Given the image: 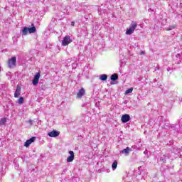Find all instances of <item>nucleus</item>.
<instances>
[{"instance_id":"f257e3e1","label":"nucleus","mask_w":182,"mask_h":182,"mask_svg":"<svg viewBox=\"0 0 182 182\" xmlns=\"http://www.w3.org/2000/svg\"><path fill=\"white\" fill-rule=\"evenodd\" d=\"M36 32V27H35V24H31V28L23 27L22 30V33L24 36L28 35V33H35Z\"/></svg>"},{"instance_id":"f03ea898","label":"nucleus","mask_w":182,"mask_h":182,"mask_svg":"<svg viewBox=\"0 0 182 182\" xmlns=\"http://www.w3.org/2000/svg\"><path fill=\"white\" fill-rule=\"evenodd\" d=\"M8 68L9 69H12V68H15L16 66V57H11V59L8 60L7 62Z\"/></svg>"},{"instance_id":"7ed1b4c3","label":"nucleus","mask_w":182,"mask_h":182,"mask_svg":"<svg viewBox=\"0 0 182 182\" xmlns=\"http://www.w3.org/2000/svg\"><path fill=\"white\" fill-rule=\"evenodd\" d=\"M136 28H137V23H136V22H132V25L127 29L126 35H132L136 30Z\"/></svg>"},{"instance_id":"20e7f679","label":"nucleus","mask_w":182,"mask_h":182,"mask_svg":"<svg viewBox=\"0 0 182 182\" xmlns=\"http://www.w3.org/2000/svg\"><path fill=\"white\" fill-rule=\"evenodd\" d=\"M73 42V40L70 38L69 36H65L62 41L63 46H68L70 43H72Z\"/></svg>"},{"instance_id":"39448f33","label":"nucleus","mask_w":182,"mask_h":182,"mask_svg":"<svg viewBox=\"0 0 182 182\" xmlns=\"http://www.w3.org/2000/svg\"><path fill=\"white\" fill-rule=\"evenodd\" d=\"M39 79H41V71L36 73L32 83L34 86H36L39 83Z\"/></svg>"},{"instance_id":"423d86ee","label":"nucleus","mask_w":182,"mask_h":182,"mask_svg":"<svg viewBox=\"0 0 182 182\" xmlns=\"http://www.w3.org/2000/svg\"><path fill=\"white\" fill-rule=\"evenodd\" d=\"M35 140H36V137L35 136H32L31 138H30L28 140H27L25 142L24 144L25 147H29L31 144H32V143L35 141Z\"/></svg>"},{"instance_id":"0eeeda50","label":"nucleus","mask_w":182,"mask_h":182,"mask_svg":"<svg viewBox=\"0 0 182 182\" xmlns=\"http://www.w3.org/2000/svg\"><path fill=\"white\" fill-rule=\"evenodd\" d=\"M69 154H70V156L67 158V162L72 163V161L75 160V152H73V151H70Z\"/></svg>"},{"instance_id":"6e6552de","label":"nucleus","mask_w":182,"mask_h":182,"mask_svg":"<svg viewBox=\"0 0 182 182\" xmlns=\"http://www.w3.org/2000/svg\"><path fill=\"white\" fill-rule=\"evenodd\" d=\"M60 134V132L56 130H53L48 133V136H49V137H58Z\"/></svg>"},{"instance_id":"1a4fd4ad","label":"nucleus","mask_w":182,"mask_h":182,"mask_svg":"<svg viewBox=\"0 0 182 182\" xmlns=\"http://www.w3.org/2000/svg\"><path fill=\"white\" fill-rule=\"evenodd\" d=\"M130 121V115L125 114L122 116L121 117V122L122 123H127V122Z\"/></svg>"},{"instance_id":"9d476101","label":"nucleus","mask_w":182,"mask_h":182,"mask_svg":"<svg viewBox=\"0 0 182 182\" xmlns=\"http://www.w3.org/2000/svg\"><path fill=\"white\" fill-rule=\"evenodd\" d=\"M21 87L19 85H17L15 93H14V97L18 98L19 96H21Z\"/></svg>"},{"instance_id":"9b49d317","label":"nucleus","mask_w":182,"mask_h":182,"mask_svg":"<svg viewBox=\"0 0 182 182\" xmlns=\"http://www.w3.org/2000/svg\"><path fill=\"white\" fill-rule=\"evenodd\" d=\"M85 95V89L81 88L77 94V97H82Z\"/></svg>"},{"instance_id":"f8f14e48","label":"nucleus","mask_w":182,"mask_h":182,"mask_svg":"<svg viewBox=\"0 0 182 182\" xmlns=\"http://www.w3.org/2000/svg\"><path fill=\"white\" fill-rule=\"evenodd\" d=\"M117 79H119V75L117 73H114L111 75V80H112V82H116Z\"/></svg>"},{"instance_id":"ddd939ff","label":"nucleus","mask_w":182,"mask_h":182,"mask_svg":"<svg viewBox=\"0 0 182 182\" xmlns=\"http://www.w3.org/2000/svg\"><path fill=\"white\" fill-rule=\"evenodd\" d=\"M121 153L125 154H129V153H130V148L129 146H127L126 149H123Z\"/></svg>"},{"instance_id":"4468645a","label":"nucleus","mask_w":182,"mask_h":182,"mask_svg":"<svg viewBox=\"0 0 182 182\" xmlns=\"http://www.w3.org/2000/svg\"><path fill=\"white\" fill-rule=\"evenodd\" d=\"M100 80H107V75L106 74H103V75H101L100 77Z\"/></svg>"},{"instance_id":"2eb2a0df","label":"nucleus","mask_w":182,"mask_h":182,"mask_svg":"<svg viewBox=\"0 0 182 182\" xmlns=\"http://www.w3.org/2000/svg\"><path fill=\"white\" fill-rule=\"evenodd\" d=\"M6 123V118H2L0 120V126H4Z\"/></svg>"},{"instance_id":"dca6fc26","label":"nucleus","mask_w":182,"mask_h":182,"mask_svg":"<svg viewBox=\"0 0 182 182\" xmlns=\"http://www.w3.org/2000/svg\"><path fill=\"white\" fill-rule=\"evenodd\" d=\"M25 102L23 97H20L18 99V105H22Z\"/></svg>"},{"instance_id":"f3484780","label":"nucleus","mask_w":182,"mask_h":182,"mask_svg":"<svg viewBox=\"0 0 182 182\" xmlns=\"http://www.w3.org/2000/svg\"><path fill=\"white\" fill-rule=\"evenodd\" d=\"M112 168L116 170L117 168V161H114L112 165Z\"/></svg>"},{"instance_id":"a211bd4d","label":"nucleus","mask_w":182,"mask_h":182,"mask_svg":"<svg viewBox=\"0 0 182 182\" xmlns=\"http://www.w3.org/2000/svg\"><path fill=\"white\" fill-rule=\"evenodd\" d=\"M133 92V87L129 88L125 91V95H129V93H132Z\"/></svg>"},{"instance_id":"6ab92c4d","label":"nucleus","mask_w":182,"mask_h":182,"mask_svg":"<svg viewBox=\"0 0 182 182\" xmlns=\"http://www.w3.org/2000/svg\"><path fill=\"white\" fill-rule=\"evenodd\" d=\"M71 25L72 26H75V22L74 21L71 22Z\"/></svg>"},{"instance_id":"aec40b11","label":"nucleus","mask_w":182,"mask_h":182,"mask_svg":"<svg viewBox=\"0 0 182 182\" xmlns=\"http://www.w3.org/2000/svg\"><path fill=\"white\" fill-rule=\"evenodd\" d=\"M141 53L142 55H144V52H141Z\"/></svg>"}]
</instances>
